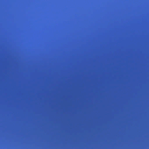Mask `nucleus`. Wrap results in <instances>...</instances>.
I'll return each mask as SVG.
<instances>
[{"label": "nucleus", "instance_id": "3", "mask_svg": "<svg viewBox=\"0 0 149 149\" xmlns=\"http://www.w3.org/2000/svg\"><path fill=\"white\" fill-rule=\"evenodd\" d=\"M47 145H48V143H47Z\"/></svg>", "mask_w": 149, "mask_h": 149}, {"label": "nucleus", "instance_id": "10", "mask_svg": "<svg viewBox=\"0 0 149 149\" xmlns=\"http://www.w3.org/2000/svg\"><path fill=\"white\" fill-rule=\"evenodd\" d=\"M47 125H48V124H47Z\"/></svg>", "mask_w": 149, "mask_h": 149}, {"label": "nucleus", "instance_id": "7", "mask_svg": "<svg viewBox=\"0 0 149 149\" xmlns=\"http://www.w3.org/2000/svg\"><path fill=\"white\" fill-rule=\"evenodd\" d=\"M47 45H48V44H47Z\"/></svg>", "mask_w": 149, "mask_h": 149}, {"label": "nucleus", "instance_id": "6", "mask_svg": "<svg viewBox=\"0 0 149 149\" xmlns=\"http://www.w3.org/2000/svg\"><path fill=\"white\" fill-rule=\"evenodd\" d=\"M47 22H48V21H47Z\"/></svg>", "mask_w": 149, "mask_h": 149}, {"label": "nucleus", "instance_id": "8", "mask_svg": "<svg viewBox=\"0 0 149 149\" xmlns=\"http://www.w3.org/2000/svg\"><path fill=\"white\" fill-rule=\"evenodd\" d=\"M47 65L48 64V63H47Z\"/></svg>", "mask_w": 149, "mask_h": 149}, {"label": "nucleus", "instance_id": "4", "mask_svg": "<svg viewBox=\"0 0 149 149\" xmlns=\"http://www.w3.org/2000/svg\"><path fill=\"white\" fill-rule=\"evenodd\" d=\"M47 145H48V143H47Z\"/></svg>", "mask_w": 149, "mask_h": 149}, {"label": "nucleus", "instance_id": "2", "mask_svg": "<svg viewBox=\"0 0 149 149\" xmlns=\"http://www.w3.org/2000/svg\"><path fill=\"white\" fill-rule=\"evenodd\" d=\"M47 145H48V143H47Z\"/></svg>", "mask_w": 149, "mask_h": 149}, {"label": "nucleus", "instance_id": "11", "mask_svg": "<svg viewBox=\"0 0 149 149\" xmlns=\"http://www.w3.org/2000/svg\"><path fill=\"white\" fill-rule=\"evenodd\" d=\"M47 129H48V128H47Z\"/></svg>", "mask_w": 149, "mask_h": 149}, {"label": "nucleus", "instance_id": "9", "mask_svg": "<svg viewBox=\"0 0 149 149\" xmlns=\"http://www.w3.org/2000/svg\"><path fill=\"white\" fill-rule=\"evenodd\" d=\"M47 90H48V89H47Z\"/></svg>", "mask_w": 149, "mask_h": 149}, {"label": "nucleus", "instance_id": "5", "mask_svg": "<svg viewBox=\"0 0 149 149\" xmlns=\"http://www.w3.org/2000/svg\"><path fill=\"white\" fill-rule=\"evenodd\" d=\"M47 18H48V17H47Z\"/></svg>", "mask_w": 149, "mask_h": 149}, {"label": "nucleus", "instance_id": "1", "mask_svg": "<svg viewBox=\"0 0 149 149\" xmlns=\"http://www.w3.org/2000/svg\"><path fill=\"white\" fill-rule=\"evenodd\" d=\"M45 126H46V121L47 120V118L46 116V102H47V97L46 95V93L47 92V79H46V69L45 70Z\"/></svg>", "mask_w": 149, "mask_h": 149}]
</instances>
